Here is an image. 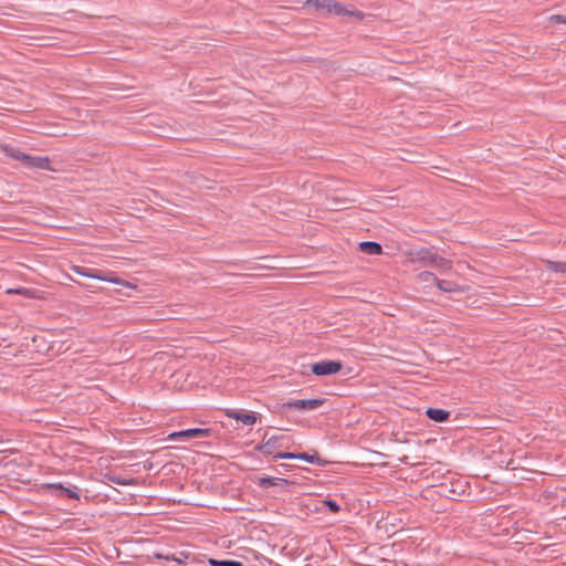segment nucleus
Listing matches in <instances>:
<instances>
[{
	"label": "nucleus",
	"mask_w": 566,
	"mask_h": 566,
	"mask_svg": "<svg viewBox=\"0 0 566 566\" xmlns=\"http://www.w3.org/2000/svg\"><path fill=\"white\" fill-rule=\"evenodd\" d=\"M212 433V429H201V428H191L181 430L182 438L192 439V438H203L210 437Z\"/></svg>",
	"instance_id": "ddd939ff"
},
{
	"label": "nucleus",
	"mask_w": 566,
	"mask_h": 566,
	"mask_svg": "<svg viewBox=\"0 0 566 566\" xmlns=\"http://www.w3.org/2000/svg\"><path fill=\"white\" fill-rule=\"evenodd\" d=\"M72 270L81 276L96 279L99 281L112 282L115 284H123V285L125 284L124 281L120 280L119 277L106 276V275H104V273L101 270H97V269H90V268H84V266H80V265H73Z\"/></svg>",
	"instance_id": "39448f33"
},
{
	"label": "nucleus",
	"mask_w": 566,
	"mask_h": 566,
	"mask_svg": "<svg viewBox=\"0 0 566 566\" xmlns=\"http://www.w3.org/2000/svg\"><path fill=\"white\" fill-rule=\"evenodd\" d=\"M332 0H307L305 7H314L317 10L331 11Z\"/></svg>",
	"instance_id": "4468645a"
},
{
	"label": "nucleus",
	"mask_w": 566,
	"mask_h": 566,
	"mask_svg": "<svg viewBox=\"0 0 566 566\" xmlns=\"http://www.w3.org/2000/svg\"><path fill=\"white\" fill-rule=\"evenodd\" d=\"M229 418L241 421L245 426H252L256 422L258 416L255 412H243L238 410H230L227 412Z\"/></svg>",
	"instance_id": "9d476101"
},
{
	"label": "nucleus",
	"mask_w": 566,
	"mask_h": 566,
	"mask_svg": "<svg viewBox=\"0 0 566 566\" xmlns=\"http://www.w3.org/2000/svg\"><path fill=\"white\" fill-rule=\"evenodd\" d=\"M548 268L554 272L566 273V262H549Z\"/></svg>",
	"instance_id": "4be33fe9"
},
{
	"label": "nucleus",
	"mask_w": 566,
	"mask_h": 566,
	"mask_svg": "<svg viewBox=\"0 0 566 566\" xmlns=\"http://www.w3.org/2000/svg\"><path fill=\"white\" fill-rule=\"evenodd\" d=\"M292 485H296V482L283 478H277V481L275 483V486H279L283 490H287Z\"/></svg>",
	"instance_id": "5701e85b"
},
{
	"label": "nucleus",
	"mask_w": 566,
	"mask_h": 566,
	"mask_svg": "<svg viewBox=\"0 0 566 566\" xmlns=\"http://www.w3.org/2000/svg\"><path fill=\"white\" fill-rule=\"evenodd\" d=\"M358 249L360 252L368 255H378L382 253L381 244L375 241H361L358 244Z\"/></svg>",
	"instance_id": "9b49d317"
},
{
	"label": "nucleus",
	"mask_w": 566,
	"mask_h": 566,
	"mask_svg": "<svg viewBox=\"0 0 566 566\" xmlns=\"http://www.w3.org/2000/svg\"><path fill=\"white\" fill-rule=\"evenodd\" d=\"M436 285L442 292H454L457 290L455 284L453 282L447 281V280L438 279V282L436 283Z\"/></svg>",
	"instance_id": "a211bd4d"
},
{
	"label": "nucleus",
	"mask_w": 566,
	"mask_h": 566,
	"mask_svg": "<svg viewBox=\"0 0 566 566\" xmlns=\"http://www.w3.org/2000/svg\"><path fill=\"white\" fill-rule=\"evenodd\" d=\"M293 468L292 464H289V463H281L276 467L275 471L280 474H285L287 473L291 469Z\"/></svg>",
	"instance_id": "b1692460"
},
{
	"label": "nucleus",
	"mask_w": 566,
	"mask_h": 566,
	"mask_svg": "<svg viewBox=\"0 0 566 566\" xmlns=\"http://www.w3.org/2000/svg\"><path fill=\"white\" fill-rule=\"evenodd\" d=\"M322 503L332 513H338L340 511L339 504L334 500L326 499Z\"/></svg>",
	"instance_id": "412c9836"
},
{
	"label": "nucleus",
	"mask_w": 566,
	"mask_h": 566,
	"mask_svg": "<svg viewBox=\"0 0 566 566\" xmlns=\"http://www.w3.org/2000/svg\"><path fill=\"white\" fill-rule=\"evenodd\" d=\"M450 411L441 408H428L426 416L434 422H444L450 418Z\"/></svg>",
	"instance_id": "f8f14e48"
},
{
	"label": "nucleus",
	"mask_w": 566,
	"mask_h": 566,
	"mask_svg": "<svg viewBox=\"0 0 566 566\" xmlns=\"http://www.w3.org/2000/svg\"><path fill=\"white\" fill-rule=\"evenodd\" d=\"M326 402L324 398H312V399H296L286 402L277 403L276 408L279 411L296 409L301 411L315 410L322 407Z\"/></svg>",
	"instance_id": "f03ea898"
},
{
	"label": "nucleus",
	"mask_w": 566,
	"mask_h": 566,
	"mask_svg": "<svg viewBox=\"0 0 566 566\" xmlns=\"http://www.w3.org/2000/svg\"><path fill=\"white\" fill-rule=\"evenodd\" d=\"M22 165L29 169L53 170L50 167V158L46 156H32L27 154L22 156Z\"/></svg>",
	"instance_id": "423d86ee"
},
{
	"label": "nucleus",
	"mask_w": 566,
	"mask_h": 566,
	"mask_svg": "<svg viewBox=\"0 0 566 566\" xmlns=\"http://www.w3.org/2000/svg\"><path fill=\"white\" fill-rule=\"evenodd\" d=\"M45 489L54 492L56 496L67 497L72 500H78L80 494L77 488H67L64 486L62 483H51L46 484Z\"/></svg>",
	"instance_id": "6e6552de"
},
{
	"label": "nucleus",
	"mask_w": 566,
	"mask_h": 566,
	"mask_svg": "<svg viewBox=\"0 0 566 566\" xmlns=\"http://www.w3.org/2000/svg\"><path fill=\"white\" fill-rule=\"evenodd\" d=\"M209 564L211 566H220V560L219 559H214V558H210L209 559Z\"/></svg>",
	"instance_id": "cd10ccee"
},
{
	"label": "nucleus",
	"mask_w": 566,
	"mask_h": 566,
	"mask_svg": "<svg viewBox=\"0 0 566 566\" xmlns=\"http://www.w3.org/2000/svg\"><path fill=\"white\" fill-rule=\"evenodd\" d=\"M181 431H175L168 436L169 440H177L178 438H182V434H180Z\"/></svg>",
	"instance_id": "bb28decb"
},
{
	"label": "nucleus",
	"mask_w": 566,
	"mask_h": 566,
	"mask_svg": "<svg viewBox=\"0 0 566 566\" xmlns=\"http://www.w3.org/2000/svg\"><path fill=\"white\" fill-rule=\"evenodd\" d=\"M329 13H335L336 15H353L357 19L361 20L364 18V13L358 10H349L343 3L332 0L331 11Z\"/></svg>",
	"instance_id": "1a4fd4ad"
},
{
	"label": "nucleus",
	"mask_w": 566,
	"mask_h": 566,
	"mask_svg": "<svg viewBox=\"0 0 566 566\" xmlns=\"http://www.w3.org/2000/svg\"><path fill=\"white\" fill-rule=\"evenodd\" d=\"M277 478L274 476H260L256 478L255 483L262 490H268L270 486H275Z\"/></svg>",
	"instance_id": "2eb2a0df"
},
{
	"label": "nucleus",
	"mask_w": 566,
	"mask_h": 566,
	"mask_svg": "<svg viewBox=\"0 0 566 566\" xmlns=\"http://www.w3.org/2000/svg\"><path fill=\"white\" fill-rule=\"evenodd\" d=\"M418 281L423 283H437L438 277L429 271H423L418 274Z\"/></svg>",
	"instance_id": "6ab92c4d"
},
{
	"label": "nucleus",
	"mask_w": 566,
	"mask_h": 566,
	"mask_svg": "<svg viewBox=\"0 0 566 566\" xmlns=\"http://www.w3.org/2000/svg\"><path fill=\"white\" fill-rule=\"evenodd\" d=\"M284 436H272L261 444L256 446V450L262 452L264 455H274V450L284 447Z\"/></svg>",
	"instance_id": "0eeeda50"
},
{
	"label": "nucleus",
	"mask_w": 566,
	"mask_h": 566,
	"mask_svg": "<svg viewBox=\"0 0 566 566\" xmlns=\"http://www.w3.org/2000/svg\"><path fill=\"white\" fill-rule=\"evenodd\" d=\"M220 566H243V563L234 559H221Z\"/></svg>",
	"instance_id": "393cba45"
},
{
	"label": "nucleus",
	"mask_w": 566,
	"mask_h": 566,
	"mask_svg": "<svg viewBox=\"0 0 566 566\" xmlns=\"http://www.w3.org/2000/svg\"><path fill=\"white\" fill-rule=\"evenodd\" d=\"M106 478L108 479V481H111L115 484H118V485H135L136 484L135 479H125V478H122L119 475H114V474H107Z\"/></svg>",
	"instance_id": "f3484780"
},
{
	"label": "nucleus",
	"mask_w": 566,
	"mask_h": 566,
	"mask_svg": "<svg viewBox=\"0 0 566 566\" xmlns=\"http://www.w3.org/2000/svg\"><path fill=\"white\" fill-rule=\"evenodd\" d=\"M279 459H282V460L300 459V460H304L310 463H315L321 467H324L329 463V461L321 458L319 454L317 453V451H314L312 454L307 453V452H300V453L277 452L276 454L273 455V460H279Z\"/></svg>",
	"instance_id": "7ed1b4c3"
},
{
	"label": "nucleus",
	"mask_w": 566,
	"mask_h": 566,
	"mask_svg": "<svg viewBox=\"0 0 566 566\" xmlns=\"http://www.w3.org/2000/svg\"><path fill=\"white\" fill-rule=\"evenodd\" d=\"M549 21H551V22H554V23H563V24H566V15H564V14H553V15L549 18Z\"/></svg>",
	"instance_id": "a878e982"
},
{
	"label": "nucleus",
	"mask_w": 566,
	"mask_h": 566,
	"mask_svg": "<svg viewBox=\"0 0 566 566\" xmlns=\"http://www.w3.org/2000/svg\"><path fill=\"white\" fill-rule=\"evenodd\" d=\"M343 368L339 360H321L311 365V370L315 376H329L337 374Z\"/></svg>",
	"instance_id": "20e7f679"
},
{
	"label": "nucleus",
	"mask_w": 566,
	"mask_h": 566,
	"mask_svg": "<svg viewBox=\"0 0 566 566\" xmlns=\"http://www.w3.org/2000/svg\"><path fill=\"white\" fill-rule=\"evenodd\" d=\"M411 263H421L424 266H431L440 272H447L452 269V261L440 256L430 249L421 248L409 253Z\"/></svg>",
	"instance_id": "f257e3e1"
},
{
	"label": "nucleus",
	"mask_w": 566,
	"mask_h": 566,
	"mask_svg": "<svg viewBox=\"0 0 566 566\" xmlns=\"http://www.w3.org/2000/svg\"><path fill=\"white\" fill-rule=\"evenodd\" d=\"M4 151H6L7 156H9V157L20 161L21 164H22V156L27 155L25 153H23V151H21L19 149H15L13 147H9V146H7L4 148Z\"/></svg>",
	"instance_id": "aec40b11"
},
{
	"label": "nucleus",
	"mask_w": 566,
	"mask_h": 566,
	"mask_svg": "<svg viewBox=\"0 0 566 566\" xmlns=\"http://www.w3.org/2000/svg\"><path fill=\"white\" fill-rule=\"evenodd\" d=\"M9 294H18L22 295L29 298H35L36 297V291L28 287H19V289H9L7 291Z\"/></svg>",
	"instance_id": "dca6fc26"
}]
</instances>
